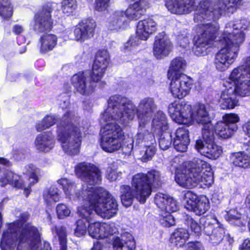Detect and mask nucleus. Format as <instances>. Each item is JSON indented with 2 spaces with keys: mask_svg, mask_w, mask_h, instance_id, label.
<instances>
[{
  "mask_svg": "<svg viewBox=\"0 0 250 250\" xmlns=\"http://www.w3.org/2000/svg\"><path fill=\"white\" fill-rule=\"evenodd\" d=\"M99 81H94L92 73H79L74 75L71 78V83L77 91L83 95L92 94L96 86V83Z\"/></svg>",
  "mask_w": 250,
  "mask_h": 250,
  "instance_id": "nucleus-15",
  "label": "nucleus"
},
{
  "mask_svg": "<svg viewBox=\"0 0 250 250\" xmlns=\"http://www.w3.org/2000/svg\"><path fill=\"white\" fill-rule=\"evenodd\" d=\"M119 165L118 162H113L107 168L106 177L109 181H115L121 176L122 172L118 171Z\"/></svg>",
  "mask_w": 250,
  "mask_h": 250,
  "instance_id": "nucleus-38",
  "label": "nucleus"
},
{
  "mask_svg": "<svg viewBox=\"0 0 250 250\" xmlns=\"http://www.w3.org/2000/svg\"><path fill=\"white\" fill-rule=\"evenodd\" d=\"M110 0H95V9L99 11H105L108 7Z\"/></svg>",
  "mask_w": 250,
  "mask_h": 250,
  "instance_id": "nucleus-58",
  "label": "nucleus"
},
{
  "mask_svg": "<svg viewBox=\"0 0 250 250\" xmlns=\"http://www.w3.org/2000/svg\"><path fill=\"white\" fill-rule=\"evenodd\" d=\"M91 250H108V248L103 245L100 242H97L94 243Z\"/></svg>",
  "mask_w": 250,
  "mask_h": 250,
  "instance_id": "nucleus-62",
  "label": "nucleus"
},
{
  "mask_svg": "<svg viewBox=\"0 0 250 250\" xmlns=\"http://www.w3.org/2000/svg\"><path fill=\"white\" fill-rule=\"evenodd\" d=\"M157 29L156 22L151 18H148L138 22L136 34L140 40L146 41L157 31Z\"/></svg>",
  "mask_w": 250,
  "mask_h": 250,
  "instance_id": "nucleus-20",
  "label": "nucleus"
},
{
  "mask_svg": "<svg viewBox=\"0 0 250 250\" xmlns=\"http://www.w3.org/2000/svg\"><path fill=\"white\" fill-rule=\"evenodd\" d=\"M171 77L169 89L174 97L182 99L189 93L193 84V81L190 77L184 74Z\"/></svg>",
  "mask_w": 250,
  "mask_h": 250,
  "instance_id": "nucleus-14",
  "label": "nucleus"
},
{
  "mask_svg": "<svg viewBox=\"0 0 250 250\" xmlns=\"http://www.w3.org/2000/svg\"><path fill=\"white\" fill-rule=\"evenodd\" d=\"M234 0H218L215 2L214 8V12H217L221 15L224 11L227 10L228 12L233 13L234 9Z\"/></svg>",
  "mask_w": 250,
  "mask_h": 250,
  "instance_id": "nucleus-34",
  "label": "nucleus"
},
{
  "mask_svg": "<svg viewBox=\"0 0 250 250\" xmlns=\"http://www.w3.org/2000/svg\"><path fill=\"white\" fill-rule=\"evenodd\" d=\"M244 97L250 95V76L246 78L242 74L239 79L235 78V95Z\"/></svg>",
  "mask_w": 250,
  "mask_h": 250,
  "instance_id": "nucleus-29",
  "label": "nucleus"
},
{
  "mask_svg": "<svg viewBox=\"0 0 250 250\" xmlns=\"http://www.w3.org/2000/svg\"><path fill=\"white\" fill-rule=\"evenodd\" d=\"M96 26L95 21L92 19L83 21L74 29L76 40L82 42L92 37Z\"/></svg>",
  "mask_w": 250,
  "mask_h": 250,
  "instance_id": "nucleus-18",
  "label": "nucleus"
},
{
  "mask_svg": "<svg viewBox=\"0 0 250 250\" xmlns=\"http://www.w3.org/2000/svg\"><path fill=\"white\" fill-rule=\"evenodd\" d=\"M60 106L63 109L67 108L69 105V98L68 96H65L60 99Z\"/></svg>",
  "mask_w": 250,
  "mask_h": 250,
  "instance_id": "nucleus-61",
  "label": "nucleus"
},
{
  "mask_svg": "<svg viewBox=\"0 0 250 250\" xmlns=\"http://www.w3.org/2000/svg\"><path fill=\"white\" fill-rule=\"evenodd\" d=\"M176 182L181 187L187 188L201 186L209 187L213 183V174L209 164L198 158L186 163L184 167L178 169L175 176Z\"/></svg>",
  "mask_w": 250,
  "mask_h": 250,
  "instance_id": "nucleus-6",
  "label": "nucleus"
},
{
  "mask_svg": "<svg viewBox=\"0 0 250 250\" xmlns=\"http://www.w3.org/2000/svg\"><path fill=\"white\" fill-rule=\"evenodd\" d=\"M55 140L52 134L47 132L38 135L35 141L36 148L42 152H49L55 146Z\"/></svg>",
  "mask_w": 250,
  "mask_h": 250,
  "instance_id": "nucleus-24",
  "label": "nucleus"
},
{
  "mask_svg": "<svg viewBox=\"0 0 250 250\" xmlns=\"http://www.w3.org/2000/svg\"><path fill=\"white\" fill-rule=\"evenodd\" d=\"M165 6L171 13L180 15V0H166Z\"/></svg>",
  "mask_w": 250,
  "mask_h": 250,
  "instance_id": "nucleus-50",
  "label": "nucleus"
},
{
  "mask_svg": "<svg viewBox=\"0 0 250 250\" xmlns=\"http://www.w3.org/2000/svg\"><path fill=\"white\" fill-rule=\"evenodd\" d=\"M146 125L140 126L139 124V132L135 137L136 146H146L156 144L154 136L144 128Z\"/></svg>",
  "mask_w": 250,
  "mask_h": 250,
  "instance_id": "nucleus-28",
  "label": "nucleus"
},
{
  "mask_svg": "<svg viewBox=\"0 0 250 250\" xmlns=\"http://www.w3.org/2000/svg\"><path fill=\"white\" fill-rule=\"evenodd\" d=\"M155 203L162 211L171 213L178 210L177 201L170 196L162 193H157L155 197Z\"/></svg>",
  "mask_w": 250,
  "mask_h": 250,
  "instance_id": "nucleus-21",
  "label": "nucleus"
},
{
  "mask_svg": "<svg viewBox=\"0 0 250 250\" xmlns=\"http://www.w3.org/2000/svg\"><path fill=\"white\" fill-rule=\"evenodd\" d=\"M75 173L77 177L89 186H96L102 181L100 170L93 164L82 162L75 167Z\"/></svg>",
  "mask_w": 250,
  "mask_h": 250,
  "instance_id": "nucleus-12",
  "label": "nucleus"
},
{
  "mask_svg": "<svg viewBox=\"0 0 250 250\" xmlns=\"http://www.w3.org/2000/svg\"><path fill=\"white\" fill-rule=\"evenodd\" d=\"M174 140H180L189 141L188 136V130L185 127H180L176 130L175 132V137Z\"/></svg>",
  "mask_w": 250,
  "mask_h": 250,
  "instance_id": "nucleus-56",
  "label": "nucleus"
},
{
  "mask_svg": "<svg viewBox=\"0 0 250 250\" xmlns=\"http://www.w3.org/2000/svg\"><path fill=\"white\" fill-rule=\"evenodd\" d=\"M160 175L158 171L151 170L147 174L139 173L132 177L131 185H123L121 187V199L123 205L126 207L131 205L134 198L141 203H144L151 193L153 184L159 185Z\"/></svg>",
  "mask_w": 250,
  "mask_h": 250,
  "instance_id": "nucleus-7",
  "label": "nucleus"
},
{
  "mask_svg": "<svg viewBox=\"0 0 250 250\" xmlns=\"http://www.w3.org/2000/svg\"><path fill=\"white\" fill-rule=\"evenodd\" d=\"M168 128L167 118L165 113L158 111L154 114L151 123V131L159 135Z\"/></svg>",
  "mask_w": 250,
  "mask_h": 250,
  "instance_id": "nucleus-25",
  "label": "nucleus"
},
{
  "mask_svg": "<svg viewBox=\"0 0 250 250\" xmlns=\"http://www.w3.org/2000/svg\"><path fill=\"white\" fill-rule=\"evenodd\" d=\"M185 223L190 229L191 231L197 235H199L202 231V227L191 217L187 215Z\"/></svg>",
  "mask_w": 250,
  "mask_h": 250,
  "instance_id": "nucleus-48",
  "label": "nucleus"
},
{
  "mask_svg": "<svg viewBox=\"0 0 250 250\" xmlns=\"http://www.w3.org/2000/svg\"><path fill=\"white\" fill-rule=\"evenodd\" d=\"M198 0H180V15L188 14L195 10Z\"/></svg>",
  "mask_w": 250,
  "mask_h": 250,
  "instance_id": "nucleus-39",
  "label": "nucleus"
},
{
  "mask_svg": "<svg viewBox=\"0 0 250 250\" xmlns=\"http://www.w3.org/2000/svg\"><path fill=\"white\" fill-rule=\"evenodd\" d=\"M109 56L106 50L99 51L96 56L92 67V77L94 81H100L109 64Z\"/></svg>",
  "mask_w": 250,
  "mask_h": 250,
  "instance_id": "nucleus-16",
  "label": "nucleus"
},
{
  "mask_svg": "<svg viewBox=\"0 0 250 250\" xmlns=\"http://www.w3.org/2000/svg\"><path fill=\"white\" fill-rule=\"evenodd\" d=\"M200 34L195 41L193 50L197 56L207 54V49L211 46V42L216 37L218 27L210 23L203 24L199 26Z\"/></svg>",
  "mask_w": 250,
  "mask_h": 250,
  "instance_id": "nucleus-10",
  "label": "nucleus"
},
{
  "mask_svg": "<svg viewBox=\"0 0 250 250\" xmlns=\"http://www.w3.org/2000/svg\"><path fill=\"white\" fill-rule=\"evenodd\" d=\"M156 152V144L143 146L140 155L143 161L146 162L152 159Z\"/></svg>",
  "mask_w": 250,
  "mask_h": 250,
  "instance_id": "nucleus-41",
  "label": "nucleus"
},
{
  "mask_svg": "<svg viewBox=\"0 0 250 250\" xmlns=\"http://www.w3.org/2000/svg\"><path fill=\"white\" fill-rule=\"evenodd\" d=\"M110 0H95V9L99 11H105L108 7Z\"/></svg>",
  "mask_w": 250,
  "mask_h": 250,
  "instance_id": "nucleus-57",
  "label": "nucleus"
},
{
  "mask_svg": "<svg viewBox=\"0 0 250 250\" xmlns=\"http://www.w3.org/2000/svg\"><path fill=\"white\" fill-rule=\"evenodd\" d=\"M29 215L23 212L15 222L7 224V229L4 230L1 239L2 250H51L48 242L41 243L38 229L27 223Z\"/></svg>",
  "mask_w": 250,
  "mask_h": 250,
  "instance_id": "nucleus-3",
  "label": "nucleus"
},
{
  "mask_svg": "<svg viewBox=\"0 0 250 250\" xmlns=\"http://www.w3.org/2000/svg\"><path fill=\"white\" fill-rule=\"evenodd\" d=\"M108 107L102 115L105 122L117 121L126 125L137 115L140 126L146 125L157 109L153 98L146 97L140 100L136 107L130 100L120 95L111 96L108 99Z\"/></svg>",
  "mask_w": 250,
  "mask_h": 250,
  "instance_id": "nucleus-2",
  "label": "nucleus"
},
{
  "mask_svg": "<svg viewBox=\"0 0 250 250\" xmlns=\"http://www.w3.org/2000/svg\"><path fill=\"white\" fill-rule=\"evenodd\" d=\"M56 211L58 217L60 219L69 216L71 213L69 207L64 204H58L56 207Z\"/></svg>",
  "mask_w": 250,
  "mask_h": 250,
  "instance_id": "nucleus-53",
  "label": "nucleus"
},
{
  "mask_svg": "<svg viewBox=\"0 0 250 250\" xmlns=\"http://www.w3.org/2000/svg\"><path fill=\"white\" fill-rule=\"evenodd\" d=\"M189 237L188 231L185 229L180 228L176 229L171 237V242L178 247L185 245Z\"/></svg>",
  "mask_w": 250,
  "mask_h": 250,
  "instance_id": "nucleus-32",
  "label": "nucleus"
},
{
  "mask_svg": "<svg viewBox=\"0 0 250 250\" xmlns=\"http://www.w3.org/2000/svg\"><path fill=\"white\" fill-rule=\"evenodd\" d=\"M134 4H137L138 8L141 10V11H143V14L145 10L149 7L150 4L148 0H140L135 2Z\"/></svg>",
  "mask_w": 250,
  "mask_h": 250,
  "instance_id": "nucleus-59",
  "label": "nucleus"
},
{
  "mask_svg": "<svg viewBox=\"0 0 250 250\" xmlns=\"http://www.w3.org/2000/svg\"><path fill=\"white\" fill-rule=\"evenodd\" d=\"M113 246L117 249L122 250H134L135 242L133 236L129 233L125 232L120 237H115L113 240Z\"/></svg>",
  "mask_w": 250,
  "mask_h": 250,
  "instance_id": "nucleus-26",
  "label": "nucleus"
},
{
  "mask_svg": "<svg viewBox=\"0 0 250 250\" xmlns=\"http://www.w3.org/2000/svg\"><path fill=\"white\" fill-rule=\"evenodd\" d=\"M124 11H116L110 18L109 27L112 29H118L122 28L125 24V17Z\"/></svg>",
  "mask_w": 250,
  "mask_h": 250,
  "instance_id": "nucleus-35",
  "label": "nucleus"
},
{
  "mask_svg": "<svg viewBox=\"0 0 250 250\" xmlns=\"http://www.w3.org/2000/svg\"><path fill=\"white\" fill-rule=\"evenodd\" d=\"M204 230L207 235L211 236V239L216 235L217 240L218 241L222 239L223 233H224L223 229L221 227H219L218 229H213L212 225H210L209 223H208L207 226L204 227Z\"/></svg>",
  "mask_w": 250,
  "mask_h": 250,
  "instance_id": "nucleus-47",
  "label": "nucleus"
},
{
  "mask_svg": "<svg viewBox=\"0 0 250 250\" xmlns=\"http://www.w3.org/2000/svg\"><path fill=\"white\" fill-rule=\"evenodd\" d=\"M40 173V169L32 164L28 165L23 168V174L27 175L29 179L28 184L25 183L26 188H24V193L27 197L29 194L31 186L38 182Z\"/></svg>",
  "mask_w": 250,
  "mask_h": 250,
  "instance_id": "nucleus-27",
  "label": "nucleus"
},
{
  "mask_svg": "<svg viewBox=\"0 0 250 250\" xmlns=\"http://www.w3.org/2000/svg\"><path fill=\"white\" fill-rule=\"evenodd\" d=\"M234 35L225 32L221 36L219 43L221 49L215 56L214 63L222 65H229L234 62V52L233 51Z\"/></svg>",
  "mask_w": 250,
  "mask_h": 250,
  "instance_id": "nucleus-11",
  "label": "nucleus"
},
{
  "mask_svg": "<svg viewBox=\"0 0 250 250\" xmlns=\"http://www.w3.org/2000/svg\"><path fill=\"white\" fill-rule=\"evenodd\" d=\"M248 21L246 19H242L237 21L235 24V47L241 45L245 39L244 31L247 29Z\"/></svg>",
  "mask_w": 250,
  "mask_h": 250,
  "instance_id": "nucleus-33",
  "label": "nucleus"
},
{
  "mask_svg": "<svg viewBox=\"0 0 250 250\" xmlns=\"http://www.w3.org/2000/svg\"><path fill=\"white\" fill-rule=\"evenodd\" d=\"M186 65V61L182 57L175 58L171 62L168 71V76L170 78L176 75L182 74L181 72L185 70Z\"/></svg>",
  "mask_w": 250,
  "mask_h": 250,
  "instance_id": "nucleus-31",
  "label": "nucleus"
},
{
  "mask_svg": "<svg viewBox=\"0 0 250 250\" xmlns=\"http://www.w3.org/2000/svg\"><path fill=\"white\" fill-rule=\"evenodd\" d=\"M208 108V105L199 104L193 109L190 104L174 102L169 105L168 113L171 119L178 124L189 125L195 121L202 124L204 141L197 140L195 148L202 155L211 159H216L221 155L222 150L214 142Z\"/></svg>",
  "mask_w": 250,
  "mask_h": 250,
  "instance_id": "nucleus-1",
  "label": "nucleus"
},
{
  "mask_svg": "<svg viewBox=\"0 0 250 250\" xmlns=\"http://www.w3.org/2000/svg\"><path fill=\"white\" fill-rule=\"evenodd\" d=\"M235 166L243 168L250 167V158L243 152L235 153Z\"/></svg>",
  "mask_w": 250,
  "mask_h": 250,
  "instance_id": "nucleus-46",
  "label": "nucleus"
},
{
  "mask_svg": "<svg viewBox=\"0 0 250 250\" xmlns=\"http://www.w3.org/2000/svg\"><path fill=\"white\" fill-rule=\"evenodd\" d=\"M209 208V203L206 196H201L198 200L193 208L190 210L193 211L196 215H201L204 214Z\"/></svg>",
  "mask_w": 250,
  "mask_h": 250,
  "instance_id": "nucleus-36",
  "label": "nucleus"
},
{
  "mask_svg": "<svg viewBox=\"0 0 250 250\" xmlns=\"http://www.w3.org/2000/svg\"><path fill=\"white\" fill-rule=\"evenodd\" d=\"M199 198L192 191L188 190L185 192L183 198V203L185 207L188 210L193 208V206L195 205Z\"/></svg>",
  "mask_w": 250,
  "mask_h": 250,
  "instance_id": "nucleus-42",
  "label": "nucleus"
},
{
  "mask_svg": "<svg viewBox=\"0 0 250 250\" xmlns=\"http://www.w3.org/2000/svg\"><path fill=\"white\" fill-rule=\"evenodd\" d=\"M188 250H203V246L199 242H192L188 244Z\"/></svg>",
  "mask_w": 250,
  "mask_h": 250,
  "instance_id": "nucleus-60",
  "label": "nucleus"
},
{
  "mask_svg": "<svg viewBox=\"0 0 250 250\" xmlns=\"http://www.w3.org/2000/svg\"><path fill=\"white\" fill-rule=\"evenodd\" d=\"M0 184L2 187L8 184L18 188H26L25 182L21 179V176L9 170H6L3 172L2 176L0 178Z\"/></svg>",
  "mask_w": 250,
  "mask_h": 250,
  "instance_id": "nucleus-23",
  "label": "nucleus"
},
{
  "mask_svg": "<svg viewBox=\"0 0 250 250\" xmlns=\"http://www.w3.org/2000/svg\"><path fill=\"white\" fill-rule=\"evenodd\" d=\"M141 41L137 35L131 36L129 40L124 44V49L125 51L133 50L136 46L141 43Z\"/></svg>",
  "mask_w": 250,
  "mask_h": 250,
  "instance_id": "nucleus-52",
  "label": "nucleus"
},
{
  "mask_svg": "<svg viewBox=\"0 0 250 250\" xmlns=\"http://www.w3.org/2000/svg\"><path fill=\"white\" fill-rule=\"evenodd\" d=\"M55 232L59 241L60 250H67V233L64 226L55 227L52 229Z\"/></svg>",
  "mask_w": 250,
  "mask_h": 250,
  "instance_id": "nucleus-37",
  "label": "nucleus"
},
{
  "mask_svg": "<svg viewBox=\"0 0 250 250\" xmlns=\"http://www.w3.org/2000/svg\"><path fill=\"white\" fill-rule=\"evenodd\" d=\"M43 196L45 200L47 202H56L60 198V190L57 188L52 187L46 191Z\"/></svg>",
  "mask_w": 250,
  "mask_h": 250,
  "instance_id": "nucleus-45",
  "label": "nucleus"
},
{
  "mask_svg": "<svg viewBox=\"0 0 250 250\" xmlns=\"http://www.w3.org/2000/svg\"><path fill=\"white\" fill-rule=\"evenodd\" d=\"M79 117L73 110L67 111L57 125V137L65 153L70 155L80 152L84 128L79 125Z\"/></svg>",
  "mask_w": 250,
  "mask_h": 250,
  "instance_id": "nucleus-5",
  "label": "nucleus"
},
{
  "mask_svg": "<svg viewBox=\"0 0 250 250\" xmlns=\"http://www.w3.org/2000/svg\"><path fill=\"white\" fill-rule=\"evenodd\" d=\"M62 186L66 198L71 200L82 198L84 204L81 207H91L95 212L104 218L109 219L116 214L118 204L114 197L102 188L90 187L83 190L82 195L75 183L72 180L65 178L57 181Z\"/></svg>",
  "mask_w": 250,
  "mask_h": 250,
  "instance_id": "nucleus-4",
  "label": "nucleus"
},
{
  "mask_svg": "<svg viewBox=\"0 0 250 250\" xmlns=\"http://www.w3.org/2000/svg\"><path fill=\"white\" fill-rule=\"evenodd\" d=\"M140 10L138 8L137 4L133 3L126 9L125 12H124V13L125 17L129 20H137L143 15V11Z\"/></svg>",
  "mask_w": 250,
  "mask_h": 250,
  "instance_id": "nucleus-43",
  "label": "nucleus"
},
{
  "mask_svg": "<svg viewBox=\"0 0 250 250\" xmlns=\"http://www.w3.org/2000/svg\"><path fill=\"white\" fill-rule=\"evenodd\" d=\"M12 9L9 0H0V16L3 18H10L13 14Z\"/></svg>",
  "mask_w": 250,
  "mask_h": 250,
  "instance_id": "nucleus-44",
  "label": "nucleus"
},
{
  "mask_svg": "<svg viewBox=\"0 0 250 250\" xmlns=\"http://www.w3.org/2000/svg\"><path fill=\"white\" fill-rule=\"evenodd\" d=\"M107 123L102 130L100 145L105 152H113L122 147L123 153L125 155L131 154L133 148L135 140L130 139L123 145L122 138L124 135L122 128L114 123Z\"/></svg>",
  "mask_w": 250,
  "mask_h": 250,
  "instance_id": "nucleus-9",
  "label": "nucleus"
},
{
  "mask_svg": "<svg viewBox=\"0 0 250 250\" xmlns=\"http://www.w3.org/2000/svg\"><path fill=\"white\" fill-rule=\"evenodd\" d=\"M160 224L166 227H169L175 225V221L170 213L166 212L160 215L159 218Z\"/></svg>",
  "mask_w": 250,
  "mask_h": 250,
  "instance_id": "nucleus-51",
  "label": "nucleus"
},
{
  "mask_svg": "<svg viewBox=\"0 0 250 250\" xmlns=\"http://www.w3.org/2000/svg\"><path fill=\"white\" fill-rule=\"evenodd\" d=\"M57 42V37L54 34H45L40 38V51L45 53L53 50Z\"/></svg>",
  "mask_w": 250,
  "mask_h": 250,
  "instance_id": "nucleus-30",
  "label": "nucleus"
},
{
  "mask_svg": "<svg viewBox=\"0 0 250 250\" xmlns=\"http://www.w3.org/2000/svg\"><path fill=\"white\" fill-rule=\"evenodd\" d=\"M93 210L95 211L94 208L91 207L84 206L78 208V212L81 218L77 222V227L75 230V234L77 236L80 237L85 234L86 223H89L87 228L88 234L93 238L103 239L117 231L114 224H108L99 222L92 223L95 216Z\"/></svg>",
  "mask_w": 250,
  "mask_h": 250,
  "instance_id": "nucleus-8",
  "label": "nucleus"
},
{
  "mask_svg": "<svg viewBox=\"0 0 250 250\" xmlns=\"http://www.w3.org/2000/svg\"><path fill=\"white\" fill-rule=\"evenodd\" d=\"M76 0H63L62 3V9L64 14L69 15L77 7Z\"/></svg>",
  "mask_w": 250,
  "mask_h": 250,
  "instance_id": "nucleus-49",
  "label": "nucleus"
},
{
  "mask_svg": "<svg viewBox=\"0 0 250 250\" xmlns=\"http://www.w3.org/2000/svg\"><path fill=\"white\" fill-rule=\"evenodd\" d=\"M159 143L161 149H168L171 144V136L168 134H162L159 139Z\"/></svg>",
  "mask_w": 250,
  "mask_h": 250,
  "instance_id": "nucleus-54",
  "label": "nucleus"
},
{
  "mask_svg": "<svg viewBox=\"0 0 250 250\" xmlns=\"http://www.w3.org/2000/svg\"><path fill=\"white\" fill-rule=\"evenodd\" d=\"M240 249V250H250V240L246 239L242 244Z\"/></svg>",
  "mask_w": 250,
  "mask_h": 250,
  "instance_id": "nucleus-64",
  "label": "nucleus"
},
{
  "mask_svg": "<svg viewBox=\"0 0 250 250\" xmlns=\"http://www.w3.org/2000/svg\"><path fill=\"white\" fill-rule=\"evenodd\" d=\"M233 70L229 77L231 86L223 91L220 98V106L222 109H232L234 107V74Z\"/></svg>",
  "mask_w": 250,
  "mask_h": 250,
  "instance_id": "nucleus-22",
  "label": "nucleus"
},
{
  "mask_svg": "<svg viewBox=\"0 0 250 250\" xmlns=\"http://www.w3.org/2000/svg\"><path fill=\"white\" fill-rule=\"evenodd\" d=\"M189 143V141L184 140V141L180 140H174L173 146L175 149L180 152H185L187 150L188 146Z\"/></svg>",
  "mask_w": 250,
  "mask_h": 250,
  "instance_id": "nucleus-55",
  "label": "nucleus"
},
{
  "mask_svg": "<svg viewBox=\"0 0 250 250\" xmlns=\"http://www.w3.org/2000/svg\"><path fill=\"white\" fill-rule=\"evenodd\" d=\"M224 122H219L214 127L215 133L221 138L228 139L233 134L234 115L227 114L223 116Z\"/></svg>",
  "mask_w": 250,
  "mask_h": 250,
  "instance_id": "nucleus-19",
  "label": "nucleus"
},
{
  "mask_svg": "<svg viewBox=\"0 0 250 250\" xmlns=\"http://www.w3.org/2000/svg\"><path fill=\"white\" fill-rule=\"evenodd\" d=\"M57 121V117L55 115H47L40 123L36 125V129L38 131H42L53 125Z\"/></svg>",
  "mask_w": 250,
  "mask_h": 250,
  "instance_id": "nucleus-40",
  "label": "nucleus"
},
{
  "mask_svg": "<svg viewBox=\"0 0 250 250\" xmlns=\"http://www.w3.org/2000/svg\"><path fill=\"white\" fill-rule=\"evenodd\" d=\"M172 48L171 41L165 33L159 34L155 37L153 54L157 59H162L168 56Z\"/></svg>",
  "mask_w": 250,
  "mask_h": 250,
  "instance_id": "nucleus-17",
  "label": "nucleus"
},
{
  "mask_svg": "<svg viewBox=\"0 0 250 250\" xmlns=\"http://www.w3.org/2000/svg\"><path fill=\"white\" fill-rule=\"evenodd\" d=\"M52 9L49 5H45L36 13L30 26L37 33H46L51 30L53 26V21L51 13Z\"/></svg>",
  "mask_w": 250,
  "mask_h": 250,
  "instance_id": "nucleus-13",
  "label": "nucleus"
},
{
  "mask_svg": "<svg viewBox=\"0 0 250 250\" xmlns=\"http://www.w3.org/2000/svg\"><path fill=\"white\" fill-rule=\"evenodd\" d=\"M246 223V220L242 219L241 215L238 217L235 215V226L242 227L245 226Z\"/></svg>",
  "mask_w": 250,
  "mask_h": 250,
  "instance_id": "nucleus-63",
  "label": "nucleus"
}]
</instances>
